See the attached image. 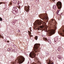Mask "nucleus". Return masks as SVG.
Masks as SVG:
<instances>
[{"mask_svg": "<svg viewBox=\"0 0 64 64\" xmlns=\"http://www.w3.org/2000/svg\"><path fill=\"white\" fill-rule=\"evenodd\" d=\"M40 44H35L34 45V51L30 53L29 56L31 58H33L34 57L36 56V54L38 53V50L40 49Z\"/></svg>", "mask_w": 64, "mask_h": 64, "instance_id": "obj_1", "label": "nucleus"}, {"mask_svg": "<svg viewBox=\"0 0 64 64\" xmlns=\"http://www.w3.org/2000/svg\"><path fill=\"white\" fill-rule=\"evenodd\" d=\"M41 24V22L40 21H37L34 24V26L36 27H38V30H41L43 28V26H39Z\"/></svg>", "mask_w": 64, "mask_h": 64, "instance_id": "obj_2", "label": "nucleus"}, {"mask_svg": "<svg viewBox=\"0 0 64 64\" xmlns=\"http://www.w3.org/2000/svg\"><path fill=\"white\" fill-rule=\"evenodd\" d=\"M56 5L58 8V9L56 12L57 14H58L60 11V9L62 7V3L60 2H57Z\"/></svg>", "mask_w": 64, "mask_h": 64, "instance_id": "obj_3", "label": "nucleus"}, {"mask_svg": "<svg viewBox=\"0 0 64 64\" xmlns=\"http://www.w3.org/2000/svg\"><path fill=\"white\" fill-rule=\"evenodd\" d=\"M18 59H17L18 61H19V64L22 63L24 61H25V58L22 56L20 57H18Z\"/></svg>", "mask_w": 64, "mask_h": 64, "instance_id": "obj_4", "label": "nucleus"}, {"mask_svg": "<svg viewBox=\"0 0 64 64\" xmlns=\"http://www.w3.org/2000/svg\"><path fill=\"white\" fill-rule=\"evenodd\" d=\"M39 17L41 19H42V18L44 19H45L46 21L47 22H48V17L47 16H45L44 17L42 15H39Z\"/></svg>", "mask_w": 64, "mask_h": 64, "instance_id": "obj_5", "label": "nucleus"}, {"mask_svg": "<svg viewBox=\"0 0 64 64\" xmlns=\"http://www.w3.org/2000/svg\"><path fill=\"white\" fill-rule=\"evenodd\" d=\"M46 32H48L50 35H52V34H54L55 30H48V31H46Z\"/></svg>", "mask_w": 64, "mask_h": 64, "instance_id": "obj_6", "label": "nucleus"}, {"mask_svg": "<svg viewBox=\"0 0 64 64\" xmlns=\"http://www.w3.org/2000/svg\"><path fill=\"white\" fill-rule=\"evenodd\" d=\"M29 6H25L24 10L26 12H29Z\"/></svg>", "mask_w": 64, "mask_h": 64, "instance_id": "obj_7", "label": "nucleus"}, {"mask_svg": "<svg viewBox=\"0 0 64 64\" xmlns=\"http://www.w3.org/2000/svg\"><path fill=\"white\" fill-rule=\"evenodd\" d=\"M58 59H61L62 58L61 57V56H58Z\"/></svg>", "mask_w": 64, "mask_h": 64, "instance_id": "obj_8", "label": "nucleus"}, {"mask_svg": "<svg viewBox=\"0 0 64 64\" xmlns=\"http://www.w3.org/2000/svg\"><path fill=\"white\" fill-rule=\"evenodd\" d=\"M17 1L16 0H14L13 1V3L14 4H16V3H17Z\"/></svg>", "mask_w": 64, "mask_h": 64, "instance_id": "obj_9", "label": "nucleus"}, {"mask_svg": "<svg viewBox=\"0 0 64 64\" xmlns=\"http://www.w3.org/2000/svg\"><path fill=\"white\" fill-rule=\"evenodd\" d=\"M53 8L54 9H56V5H54L53 6Z\"/></svg>", "mask_w": 64, "mask_h": 64, "instance_id": "obj_10", "label": "nucleus"}, {"mask_svg": "<svg viewBox=\"0 0 64 64\" xmlns=\"http://www.w3.org/2000/svg\"><path fill=\"white\" fill-rule=\"evenodd\" d=\"M52 62V61L50 60H49V62L48 63V64H51V62Z\"/></svg>", "mask_w": 64, "mask_h": 64, "instance_id": "obj_11", "label": "nucleus"}, {"mask_svg": "<svg viewBox=\"0 0 64 64\" xmlns=\"http://www.w3.org/2000/svg\"><path fill=\"white\" fill-rule=\"evenodd\" d=\"M34 38L36 40H37L38 39V36H36Z\"/></svg>", "mask_w": 64, "mask_h": 64, "instance_id": "obj_12", "label": "nucleus"}, {"mask_svg": "<svg viewBox=\"0 0 64 64\" xmlns=\"http://www.w3.org/2000/svg\"><path fill=\"white\" fill-rule=\"evenodd\" d=\"M48 41L50 44H51V40H48Z\"/></svg>", "mask_w": 64, "mask_h": 64, "instance_id": "obj_13", "label": "nucleus"}, {"mask_svg": "<svg viewBox=\"0 0 64 64\" xmlns=\"http://www.w3.org/2000/svg\"><path fill=\"white\" fill-rule=\"evenodd\" d=\"M44 40H46V41H48L47 39L46 38H44Z\"/></svg>", "mask_w": 64, "mask_h": 64, "instance_id": "obj_14", "label": "nucleus"}, {"mask_svg": "<svg viewBox=\"0 0 64 64\" xmlns=\"http://www.w3.org/2000/svg\"><path fill=\"white\" fill-rule=\"evenodd\" d=\"M0 21H1L2 20V18H1L0 17Z\"/></svg>", "mask_w": 64, "mask_h": 64, "instance_id": "obj_15", "label": "nucleus"}, {"mask_svg": "<svg viewBox=\"0 0 64 64\" xmlns=\"http://www.w3.org/2000/svg\"><path fill=\"white\" fill-rule=\"evenodd\" d=\"M58 51H60V48H58Z\"/></svg>", "mask_w": 64, "mask_h": 64, "instance_id": "obj_16", "label": "nucleus"}, {"mask_svg": "<svg viewBox=\"0 0 64 64\" xmlns=\"http://www.w3.org/2000/svg\"><path fill=\"white\" fill-rule=\"evenodd\" d=\"M30 31H32V30H31V28H30Z\"/></svg>", "mask_w": 64, "mask_h": 64, "instance_id": "obj_17", "label": "nucleus"}, {"mask_svg": "<svg viewBox=\"0 0 64 64\" xmlns=\"http://www.w3.org/2000/svg\"><path fill=\"white\" fill-rule=\"evenodd\" d=\"M2 3H3V2H0V4H2Z\"/></svg>", "mask_w": 64, "mask_h": 64, "instance_id": "obj_18", "label": "nucleus"}, {"mask_svg": "<svg viewBox=\"0 0 64 64\" xmlns=\"http://www.w3.org/2000/svg\"><path fill=\"white\" fill-rule=\"evenodd\" d=\"M18 6H20V3H19V4H18Z\"/></svg>", "mask_w": 64, "mask_h": 64, "instance_id": "obj_19", "label": "nucleus"}, {"mask_svg": "<svg viewBox=\"0 0 64 64\" xmlns=\"http://www.w3.org/2000/svg\"><path fill=\"white\" fill-rule=\"evenodd\" d=\"M12 24H14V22H12Z\"/></svg>", "mask_w": 64, "mask_h": 64, "instance_id": "obj_20", "label": "nucleus"}, {"mask_svg": "<svg viewBox=\"0 0 64 64\" xmlns=\"http://www.w3.org/2000/svg\"><path fill=\"white\" fill-rule=\"evenodd\" d=\"M7 42H8V43H9V41H8Z\"/></svg>", "mask_w": 64, "mask_h": 64, "instance_id": "obj_21", "label": "nucleus"}, {"mask_svg": "<svg viewBox=\"0 0 64 64\" xmlns=\"http://www.w3.org/2000/svg\"><path fill=\"white\" fill-rule=\"evenodd\" d=\"M8 51H10V49H8Z\"/></svg>", "mask_w": 64, "mask_h": 64, "instance_id": "obj_22", "label": "nucleus"}, {"mask_svg": "<svg viewBox=\"0 0 64 64\" xmlns=\"http://www.w3.org/2000/svg\"><path fill=\"white\" fill-rule=\"evenodd\" d=\"M18 32H20V30H18Z\"/></svg>", "mask_w": 64, "mask_h": 64, "instance_id": "obj_23", "label": "nucleus"}, {"mask_svg": "<svg viewBox=\"0 0 64 64\" xmlns=\"http://www.w3.org/2000/svg\"><path fill=\"white\" fill-rule=\"evenodd\" d=\"M2 37V36L0 34V37Z\"/></svg>", "mask_w": 64, "mask_h": 64, "instance_id": "obj_24", "label": "nucleus"}, {"mask_svg": "<svg viewBox=\"0 0 64 64\" xmlns=\"http://www.w3.org/2000/svg\"><path fill=\"white\" fill-rule=\"evenodd\" d=\"M51 64H54V63L53 62H52Z\"/></svg>", "mask_w": 64, "mask_h": 64, "instance_id": "obj_25", "label": "nucleus"}, {"mask_svg": "<svg viewBox=\"0 0 64 64\" xmlns=\"http://www.w3.org/2000/svg\"><path fill=\"white\" fill-rule=\"evenodd\" d=\"M12 64H15V63H14V62H13V63H12Z\"/></svg>", "mask_w": 64, "mask_h": 64, "instance_id": "obj_26", "label": "nucleus"}, {"mask_svg": "<svg viewBox=\"0 0 64 64\" xmlns=\"http://www.w3.org/2000/svg\"><path fill=\"white\" fill-rule=\"evenodd\" d=\"M10 5H11V4H12L11 3H10Z\"/></svg>", "mask_w": 64, "mask_h": 64, "instance_id": "obj_27", "label": "nucleus"}, {"mask_svg": "<svg viewBox=\"0 0 64 64\" xmlns=\"http://www.w3.org/2000/svg\"><path fill=\"white\" fill-rule=\"evenodd\" d=\"M53 1H54H54H55V0H54Z\"/></svg>", "mask_w": 64, "mask_h": 64, "instance_id": "obj_28", "label": "nucleus"}, {"mask_svg": "<svg viewBox=\"0 0 64 64\" xmlns=\"http://www.w3.org/2000/svg\"><path fill=\"white\" fill-rule=\"evenodd\" d=\"M16 8H14V9H15Z\"/></svg>", "mask_w": 64, "mask_h": 64, "instance_id": "obj_29", "label": "nucleus"}]
</instances>
